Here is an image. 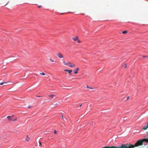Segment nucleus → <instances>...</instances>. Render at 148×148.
I'll return each instance as SVG.
<instances>
[{"label":"nucleus","mask_w":148,"mask_h":148,"mask_svg":"<svg viewBox=\"0 0 148 148\" xmlns=\"http://www.w3.org/2000/svg\"><path fill=\"white\" fill-rule=\"evenodd\" d=\"M148 134V132H147ZM145 142L148 143V138L140 139L136 142V143L134 145H132L130 144H126L127 148H134L135 147H137L143 145L144 142Z\"/></svg>","instance_id":"1"},{"label":"nucleus","mask_w":148,"mask_h":148,"mask_svg":"<svg viewBox=\"0 0 148 148\" xmlns=\"http://www.w3.org/2000/svg\"><path fill=\"white\" fill-rule=\"evenodd\" d=\"M109 148H127L126 144H122L119 147H116L114 146L108 147Z\"/></svg>","instance_id":"2"},{"label":"nucleus","mask_w":148,"mask_h":148,"mask_svg":"<svg viewBox=\"0 0 148 148\" xmlns=\"http://www.w3.org/2000/svg\"><path fill=\"white\" fill-rule=\"evenodd\" d=\"M7 118L10 121H14L17 120V118L16 117L13 118V116H8L7 117Z\"/></svg>","instance_id":"3"},{"label":"nucleus","mask_w":148,"mask_h":148,"mask_svg":"<svg viewBox=\"0 0 148 148\" xmlns=\"http://www.w3.org/2000/svg\"><path fill=\"white\" fill-rule=\"evenodd\" d=\"M66 65H67L70 67H75V64H73L70 62H68L66 64Z\"/></svg>","instance_id":"4"},{"label":"nucleus","mask_w":148,"mask_h":148,"mask_svg":"<svg viewBox=\"0 0 148 148\" xmlns=\"http://www.w3.org/2000/svg\"><path fill=\"white\" fill-rule=\"evenodd\" d=\"M57 56L60 58H64L63 55L61 53H59L57 54Z\"/></svg>","instance_id":"5"},{"label":"nucleus","mask_w":148,"mask_h":148,"mask_svg":"<svg viewBox=\"0 0 148 148\" xmlns=\"http://www.w3.org/2000/svg\"><path fill=\"white\" fill-rule=\"evenodd\" d=\"M79 69L78 67H77L74 70V74H77L78 73V71H79Z\"/></svg>","instance_id":"6"},{"label":"nucleus","mask_w":148,"mask_h":148,"mask_svg":"<svg viewBox=\"0 0 148 148\" xmlns=\"http://www.w3.org/2000/svg\"><path fill=\"white\" fill-rule=\"evenodd\" d=\"M64 71H65L67 72L70 75H71V73L72 72V70H68V69H65L64 70Z\"/></svg>","instance_id":"7"},{"label":"nucleus","mask_w":148,"mask_h":148,"mask_svg":"<svg viewBox=\"0 0 148 148\" xmlns=\"http://www.w3.org/2000/svg\"><path fill=\"white\" fill-rule=\"evenodd\" d=\"M78 39V37L77 36H75V37L72 38L73 40L75 41H77Z\"/></svg>","instance_id":"8"},{"label":"nucleus","mask_w":148,"mask_h":148,"mask_svg":"<svg viewBox=\"0 0 148 148\" xmlns=\"http://www.w3.org/2000/svg\"><path fill=\"white\" fill-rule=\"evenodd\" d=\"M7 83V82H1L0 83V85H3V86H5L6 85V84Z\"/></svg>","instance_id":"9"},{"label":"nucleus","mask_w":148,"mask_h":148,"mask_svg":"<svg viewBox=\"0 0 148 148\" xmlns=\"http://www.w3.org/2000/svg\"><path fill=\"white\" fill-rule=\"evenodd\" d=\"M148 128V123H147V125L143 128V129L145 130L147 129Z\"/></svg>","instance_id":"10"},{"label":"nucleus","mask_w":148,"mask_h":148,"mask_svg":"<svg viewBox=\"0 0 148 148\" xmlns=\"http://www.w3.org/2000/svg\"><path fill=\"white\" fill-rule=\"evenodd\" d=\"M30 140V138H29L28 136L27 135L26 138V141L27 142H28Z\"/></svg>","instance_id":"11"},{"label":"nucleus","mask_w":148,"mask_h":148,"mask_svg":"<svg viewBox=\"0 0 148 148\" xmlns=\"http://www.w3.org/2000/svg\"><path fill=\"white\" fill-rule=\"evenodd\" d=\"M55 96L54 95H49V97H50L53 98L54 96Z\"/></svg>","instance_id":"12"},{"label":"nucleus","mask_w":148,"mask_h":148,"mask_svg":"<svg viewBox=\"0 0 148 148\" xmlns=\"http://www.w3.org/2000/svg\"><path fill=\"white\" fill-rule=\"evenodd\" d=\"M40 74L41 75H45V73H40Z\"/></svg>","instance_id":"13"},{"label":"nucleus","mask_w":148,"mask_h":148,"mask_svg":"<svg viewBox=\"0 0 148 148\" xmlns=\"http://www.w3.org/2000/svg\"><path fill=\"white\" fill-rule=\"evenodd\" d=\"M122 33L123 34H125L127 32L126 31H124L122 32Z\"/></svg>","instance_id":"14"},{"label":"nucleus","mask_w":148,"mask_h":148,"mask_svg":"<svg viewBox=\"0 0 148 148\" xmlns=\"http://www.w3.org/2000/svg\"><path fill=\"white\" fill-rule=\"evenodd\" d=\"M63 62L64 63L65 65H66V64H67V63L65 61H63Z\"/></svg>","instance_id":"15"},{"label":"nucleus","mask_w":148,"mask_h":148,"mask_svg":"<svg viewBox=\"0 0 148 148\" xmlns=\"http://www.w3.org/2000/svg\"><path fill=\"white\" fill-rule=\"evenodd\" d=\"M50 60L52 62H54V61L52 59H51V58H50Z\"/></svg>","instance_id":"16"},{"label":"nucleus","mask_w":148,"mask_h":148,"mask_svg":"<svg viewBox=\"0 0 148 148\" xmlns=\"http://www.w3.org/2000/svg\"><path fill=\"white\" fill-rule=\"evenodd\" d=\"M78 42L79 43L81 42V41L79 40H77Z\"/></svg>","instance_id":"17"},{"label":"nucleus","mask_w":148,"mask_h":148,"mask_svg":"<svg viewBox=\"0 0 148 148\" xmlns=\"http://www.w3.org/2000/svg\"><path fill=\"white\" fill-rule=\"evenodd\" d=\"M103 148H109V147L108 146H105L103 147Z\"/></svg>","instance_id":"18"},{"label":"nucleus","mask_w":148,"mask_h":148,"mask_svg":"<svg viewBox=\"0 0 148 148\" xmlns=\"http://www.w3.org/2000/svg\"><path fill=\"white\" fill-rule=\"evenodd\" d=\"M90 88V89H93L94 88H92V87H90V88Z\"/></svg>","instance_id":"19"},{"label":"nucleus","mask_w":148,"mask_h":148,"mask_svg":"<svg viewBox=\"0 0 148 148\" xmlns=\"http://www.w3.org/2000/svg\"><path fill=\"white\" fill-rule=\"evenodd\" d=\"M39 143L40 145H42V143L41 142H39Z\"/></svg>","instance_id":"20"},{"label":"nucleus","mask_w":148,"mask_h":148,"mask_svg":"<svg viewBox=\"0 0 148 148\" xmlns=\"http://www.w3.org/2000/svg\"><path fill=\"white\" fill-rule=\"evenodd\" d=\"M56 133H57L56 131V130H55L54 131V133L55 134H56Z\"/></svg>","instance_id":"21"},{"label":"nucleus","mask_w":148,"mask_h":148,"mask_svg":"<svg viewBox=\"0 0 148 148\" xmlns=\"http://www.w3.org/2000/svg\"><path fill=\"white\" fill-rule=\"evenodd\" d=\"M41 5L38 6V8H41Z\"/></svg>","instance_id":"22"},{"label":"nucleus","mask_w":148,"mask_h":148,"mask_svg":"<svg viewBox=\"0 0 148 148\" xmlns=\"http://www.w3.org/2000/svg\"><path fill=\"white\" fill-rule=\"evenodd\" d=\"M86 87H87V88H90V87H89V86H86Z\"/></svg>","instance_id":"23"},{"label":"nucleus","mask_w":148,"mask_h":148,"mask_svg":"<svg viewBox=\"0 0 148 148\" xmlns=\"http://www.w3.org/2000/svg\"><path fill=\"white\" fill-rule=\"evenodd\" d=\"M126 66H127V65H125V66L124 67V68H126Z\"/></svg>","instance_id":"24"},{"label":"nucleus","mask_w":148,"mask_h":148,"mask_svg":"<svg viewBox=\"0 0 148 148\" xmlns=\"http://www.w3.org/2000/svg\"><path fill=\"white\" fill-rule=\"evenodd\" d=\"M129 97H127V100L128 99H129Z\"/></svg>","instance_id":"25"},{"label":"nucleus","mask_w":148,"mask_h":148,"mask_svg":"<svg viewBox=\"0 0 148 148\" xmlns=\"http://www.w3.org/2000/svg\"><path fill=\"white\" fill-rule=\"evenodd\" d=\"M31 107H30V106H29L28 107V108H31Z\"/></svg>","instance_id":"26"},{"label":"nucleus","mask_w":148,"mask_h":148,"mask_svg":"<svg viewBox=\"0 0 148 148\" xmlns=\"http://www.w3.org/2000/svg\"><path fill=\"white\" fill-rule=\"evenodd\" d=\"M62 118H63V119H64L63 118V116L62 115Z\"/></svg>","instance_id":"27"},{"label":"nucleus","mask_w":148,"mask_h":148,"mask_svg":"<svg viewBox=\"0 0 148 148\" xmlns=\"http://www.w3.org/2000/svg\"><path fill=\"white\" fill-rule=\"evenodd\" d=\"M82 106V105H80V106H79V107H81V106Z\"/></svg>","instance_id":"28"},{"label":"nucleus","mask_w":148,"mask_h":148,"mask_svg":"<svg viewBox=\"0 0 148 148\" xmlns=\"http://www.w3.org/2000/svg\"><path fill=\"white\" fill-rule=\"evenodd\" d=\"M41 96H38V97H40Z\"/></svg>","instance_id":"29"}]
</instances>
